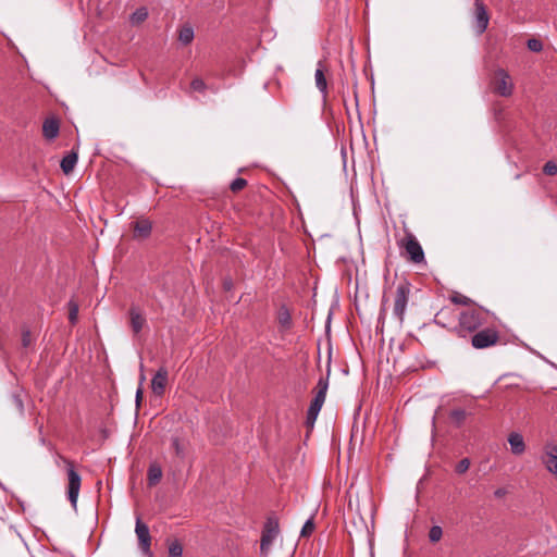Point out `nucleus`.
Masks as SVG:
<instances>
[{"mask_svg": "<svg viewBox=\"0 0 557 557\" xmlns=\"http://www.w3.org/2000/svg\"><path fill=\"white\" fill-rule=\"evenodd\" d=\"M388 301V297L386 296V293H384L383 297H382V305H381V310H380V319H383L386 314V304Z\"/></svg>", "mask_w": 557, "mask_h": 557, "instance_id": "38", "label": "nucleus"}, {"mask_svg": "<svg viewBox=\"0 0 557 557\" xmlns=\"http://www.w3.org/2000/svg\"><path fill=\"white\" fill-rule=\"evenodd\" d=\"M277 321L281 326L288 329L292 324V318L288 309L286 307H282L277 314Z\"/></svg>", "mask_w": 557, "mask_h": 557, "instance_id": "24", "label": "nucleus"}, {"mask_svg": "<svg viewBox=\"0 0 557 557\" xmlns=\"http://www.w3.org/2000/svg\"><path fill=\"white\" fill-rule=\"evenodd\" d=\"M410 294L411 284L407 280H401L393 294V313L400 323L405 320Z\"/></svg>", "mask_w": 557, "mask_h": 557, "instance_id": "2", "label": "nucleus"}, {"mask_svg": "<svg viewBox=\"0 0 557 557\" xmlns=\"http://www.w3.org/2000/svg\"><path fill=\"white\" fill-rule=\"evenodd\" d=\"M246 186H247V181L243 177H237L231 183L230 189L233 193H238V191L243 190Z\"/></svg>", "mask_w": 557, "mask_h": 557, "instance_id": "31", "label": "nucleus"}, {"mask_svg": "<svg viewBox=\"0 0 557 557\" xmlns=\"http://www.w3.org/2000/svg\"><path fill=\"white\" fill-rule=\"evenodd\" d=\"M183 555V546L182 544L175 540L169 545V556L170 557H182Z\"/></svg>", "mask_w": 557, "mask_h": 557, "instance_id": "28", "label": "nucleus"}, {"mask_svg": "<svg viewBox=\"0 0 557 557\" xmlns=\"http://www.w3.org/2000/svg\"><path fill=\"white\" fill-rule=\"evenodd\" d=\"M474 7L475 30L478 35H482L488 26L490 16L481 0H474Z\"/></svg>", "mask_w": 557, "mask_h": 557, "instance_id": "11", "label": "nucleus"}, {"mask_svg": "<svg viewBox=\"0 0 557 557\" xmlns=\"http://www.w3.org/2000/svg\"><path fill=\"white\" fill-rule=\"evenodd\" d=\"M76 162H77V153L75 151H71L70 153L64 156L62 158L61 164H60L63 173L70 174L74 170Z\"/></svg>", "mask_w": 557, "mask_h": 557, "instance_id": "21", "label": "nucleus"}, {"mask_svg": "<svg viewBox=\"0 0 557 557\" xmlns=\"http://www.w3.org/2000/svg\"><path fill=\"white\" fill-rule=\"evenodd\" d=\"M458 312L451 307H443L434 317V323L453 332L456 325L455 320H458Z\"/></svg>", "mask_w": 557, "mask_h": 557, "instance_id": "10", "label": "nucleus"}, {"mask_svg": "<svg viewBox=\"0 0 557 557\" xmlns=\"http://www.w3.org/2000/svg\"><path fill=\"white\" fill-rule=\"evenodd\" d=\"M148 17V11L146 8L137 9L131 16V21L134 24H139Z\"/></svg>", "mask_w": 557, "mask_h": 557, "instance_id": "26", "label": "nucleus"}, {"mask_svg": "<svg viewBox=\"0 0 557 557\" xmlns=\"http://www.w3.org/2000/svg\"><path fill=\"white\" fill-rule=\"evenodd\" d=\"M543 172L546 175L554 176L557 174V164L554 161H547L543 166Z\"/></svg>", "mask_w": 557, "mask_h": 557, "instance_id": "36", "label": "nucleus"}, {"mask_svg": "<svg viewBox=\"0 0 557 557\" xmlns=\"http://www.w3.org/2000/svg\"><path fill=\"white\" fill-rule=\"evenodd\" d=\"M499 341V332L495 329L485 327L471 334V345L475 349H485L496 345Z\"/></svg>", "mask_w": 557, "mask_h": 557, "instance_id": "5", "label": "nucleus"}, {"mask_svg": "<svg viewBox=\"0 0 557 557\" xmlns=\"http://www.w3.org/2000/svg\"><path fill=\"white\" fill-rule=\"evenodd\" d=\"M399 247L405 250L411 262L421 263L424 261V251L412 233H406L405 237L399 242Z\"/></svg>", "mask_w": 557, "mask_h": 557, "instance_id": "3", "label": "nucleus"}, {"mask_svg": "<svg viewBox=\"0 0 557 557\" xmlns=\"http://www.w3.org/2000/svg\"><path fill=\"white\" fill-rule=\"evenodd\" d=\"M450 301L455 305H462V306H471L473 304V300L462 294H455L450 296Z\"/></svg>", "mask_w": 557, "mask_h": 557, "instance_id": "27", "label": "nucleus"}, {"mask_svg": "<svg viewBox=\"0 0 557 557\" xmlns=\"http://www.w3.org/2000/svg\"><path fill=\"white\" fill-rule=\"evenodd\" d=\"M162 478V469L157 463H151L148 468V484L153 486L160 482Z\"/></svg>", "mask_w": 557, "mask_h": 557, "instance_id": "23", "label": "nucleus"}, {"mask_svg": "<svg viewBox=\"0 0 557 557\" xmlns=\"http://www.w3.org/2000/svg\"><path fill=\"white\" fill-rule=\"evenodd\" d=\"M169 372L165 367H160L151 380V389L154 395L162 396L168 384Z\"/></svg>", "mask_w": 557, "mask_h": 557, "instance_id": "12", "label": "nucleus"}, {"mask_svg": "<svg viewBox=\"0 0 557 557\" xmlns=\"http://www.w3.org/2000/svg\"><path fill=\"white\" fill-rule=\"evenodd\" d=\"M545 469L557 479V443L546 442L540 457Z\"/></svg>", "mask_w": 557, "mask_h": 557, "instance_id": "8", "label": "nucleus"}, {"mask_svg": "<svg viewBox=\"0 0 557 557\" xmlns=\"http://www.w3.org/2000/svg\"><path fill=\"white\" fill-rule=\"evenodd\" d=\"M313 530H314V522H313V519L310 518L302 525L300 535L301 536H309L313 532Z\"/></svg>", "mask_w": 557, "mask_h": 557, "instance_id": "34", "label": "nucleus"}, {"mask_svg": "<svg viewBox=\"0 0 557 557\" xmlns=\"http://www.w3.org/2000/svg\"><path fill=\"white\" fill-rule=\"evenodd\" d=\"M32 344V334L29 330H23L22 332V345L23 347L27 348Z\"/></svg>", "mask_w": 557, "mask_h": 557, "instance_id": "37", "label": "nucleus"}, {"mask_svg": "<svg viewBox=\"0 0 557 557\" xmlns=\"http://www.w3.org/2000/svg\"><path fill=\"white\" fill-rule=\"evenodd\" d=\"M329 376H330V370H327V374L325 377H320V380L318 381L317 386H315V394H314L313 399L320 400L323 403L325 401L326 393H327V388H329Z\"/></svg>", "mask_w": 557, "mask_h": 557, "instance_id": "20", "label": "nucleus"}, {"mask_svg": "<svg viewBox=\"0 0 557 557\" xmlns=\"http://www.w3.org/2000/svg\"><path fill=\"white\" fill-rule=\"evenodd\" d=\"M467 413L463 409H454L449 413V419L456 424L460 425L466 420Z\"/></svg>", "mask_w": 557, "mask_h": 557, "instance_id": "25", "label": "nucleus"}, {"mask_svg": "<svg viewBox=\"0 0 557 557\" xmlns=\"http://www.w3.org/2000/svg\"><path fill=\"white\" fill-rule=\"evenodd\" d=\"M508 443L510 450L513 455H522L525 451V443L523 436L520 433L512 432L508 436Z\"/></svg>", "mask_w": 557, "mask_h": 557, "instance_id": "16", "label": "nucleus"}, {"mask_svg": "<svg viewBox=\"0 0 557 557\" xmlns=\"http://www.w3.org/2000/svg\"><path fill=\"white\" fill-rule=\"evenodd\" d=\"M135 533L138 539L139 548L145 556L152 557V553L150 549L151 546V536L149 528L146 523L141 521L139 517L136 519Z\"/></svg>", "mask_w": 557, "mask_h": 557, "instance_id": "9", "label": "nucleus"}, {"mask_svg": "<svg viewBox=\"0 0 557 557\" xmlns=\"http://www.w3.org/2000/svg\"><path fill=\"white\" fill-rule=\"evenodd\" d=\"M230 286H231V284H230V283H227V282H225V287H226V288H230Z\"/></svg>", "mask_w": 557, "mask_h": 557, "instance_id": "41", "label": "nucleus"}, {"mask_svg": "<svg viewBox=\"0 0 557 557\" xmlns=\"http://www.w3.org/2000/svg\"><path fill=\"white\" fill-rule=\"evenodd\" d=\"M488 311L483 308H467L458 312V323L453 332L459 337H468L486 324Z\"/></svg>", "mask_w": 557, "mask_h": 557, "instance_id": "1", "label": "nucleus"}, {"mask_svg": "<svg viewBox=\"0 0 557 557\" xmlns=\"http://www.w3.org/2000/svg\"><path fill=\"white\" fill-rule=\"evenodd\" d=\"M60 125L55 119H47L42 124V135L45 138L51 140L59 135Z\"/></svg>", "mask_w": 557, "mask_h": 557, "instance_id": "18", "label": "nucleus"}, {"mask_svg": "<svg viewBox=\"0 0 557 557\" xmlns=\"http://www.w3.org/2000/svg\"><path fill=\"white\" fill-rule=\"evenodd\" d=\"M141 399H143V388L138 387V389L136 392V399H135L137 407L140 406Z\"/></svg>", "mask_w": 557, "mask_h": 557, "instance_id": "40", "label": "nucleus"}, {"mask_svg": "<svg viewBox=\"0 0 557 557\" xmlns=\"http://www.w3.org/2000/svg\"><path fill=\"white\" fill-rule=\"evenodd\" d=\"M194 28L189 24H185L178 29V40L182 45L187 46L194 40Z\"/></svg>", "mask_w": 557, "mask_h": 557, "instance_id": "22", "label": "nucleus"}, {"mask_svg": "<svg viewBox=\"0 0 557 557\" xmlns=\"http://www.w3.org/2000/svg\"><path fill=\"white\" fill-rule=\"evenodd\" d=\"M152 225L147 219L137 220L134 223V235L141 238H147L151 234Z\"/></svg>", "mask_w": 557, "mask_h": 557, "instance_id": "19", "label": "nucleus"}, {"mask_svg": "<svg viewBox=\"0 0 557 557\" xmlns=\"http://www.w3.org/2000/svg\"><path fill=\"white\" fill-rule=\"evenodd\" d=\"M323 401H320V400H315V399H312L311 403H310V406L307 410V417H306V425L307 428L309 429H312L314 423H315V420L319 416V412L321 411L322 409V406H323Z\"/></svg>", "mask_w": 557, "mask_h": 557, "instance_id": "17", "label": "nucleus"}, {"mask_svg": "<svg viewBox=\"0 0 557 557\" xmlns=\"http://www.w3.org/2000/svg\"><path fill=\"white\" fill-rule=\"evenodd\" d=\"M78 319V305L71 300L69 302V320L72 324H75Z\"/></svg>", "mask_w": 557, "mask_h": 557, "instance_id": "29", "label": "nucleus"}, {"mask_svg": "<svg viewBox=\"0 0 557 557\" xmlns=\"http://www.w3.org/2000/svg\"><path fill=\"white\" fill-rule=\"evenodd\" d=\"M280 532L278 520L275 517H269L263 525L260 550L263 556H267L273 541L276 539Z\"/></svg>", "mask_w": 557, "mask_h": 557, "instance_id": "4", "label": "nucleus"}, {"mask_svg": "<svg viewBox=\"0 0 557 557\" xmlns=\"http://www.w3.org/2000/svg\"><path fill=\"white\" fill-rule=\"evenodd\" d=\"M443 536V530L440 525H433L429 531V539L432 543L438 542Z\"/></svg>", "mask_w": 557, "mask_h": 557, "instance_id": "30", "label": "nucleus"}, {"mask_svg": "<svg viewBox=\"0 0 557 557\" xmlns=\"http://www.w3.org/2000/svg\"><path fill=\"white\" fill-rule=\"evenodd\" d=\"M494 92L502 97H510L513 92V83L510 75L504 69L495 71L493 79Z\"/></svg>", "mask_w": 557, "mask_h": 557, "instance_id": "7", "label": "nucleus"}, {"mask_svg": "<svg viewBox=\"0 0 557 557\" xmlns=\"http://www.w3.org/2000/svg\"><path fill=\"white\" fill-rule=\"evenodd\" d=\"M528 48L533 52H540L543 50V44L541 40L531 38L527 42Z\"/></svg>", "mask_w": 557, "mask_h": 557, "instance_id": "35", "label": "nucleus"}, {"mask_svg": "<svg viewBox=\"0 0 557 557\" xmlns=\"http://www.w3.org/2000/svg\"><path fill=\"white\" fill-rule=\"evenodd\" d=\"M506 494H507V491H506V488H504V487H499V488H497V490L494 492V496H495L496 498H503Z\"/></svg>", "mask_w": 557, "mask_h": 557, "instance_id": "39", "label": "nucleus"}, {"mask_svg": "<svg viewBox=\"0 0 557 557\" xmlns=\"http://www.w3.org/2000/svg\"><path fill=\"white\" fill-rule=\"evenodd\" d=\"M171 449L173 450L175 457L180 460H184L187 457L189 449V442L180 436H172L171 440Z\"/></svg>", "mask_w": 557, "mask_h": 557, "instance_id": "13", "label": "nucleus"}, {"mask_svg": "<svg viewBox=\"0 0 557 557\" xmlns=\"http://www.w3.org/2000/svg\"><path fill=\"white\" fill-rule=\"evenodd\" d=\"M190 88L194 90V91H198V92H205L207 90V85L206 83L203 82V79L199 78V77H196L191 81L190 83Z\"/></svg>", "mask_w": 557, "mask_h": 557, "instance_id": "32", "label": "nucleus"}, {"mask_svg": "<svg viewBox=\"0 0 557 557\" xmlns=\"http://www.w3.org/2000/svg\"><path fill=\"white\" fill-rule=\"evenodd\" d=\"M65 463L69 480L67 496L71 505L75 508L81 490L82 478L79 473L75 470L73 461L65 460Z\"/></svg>", "mask_w": 557, "mask_h": 557, "instance_id": "6", "label": "nucleus"}, {"mask_svg": "<svg viewBox=\"0 0 557 557\" xmlns=\"http://www.w3.org/2000/svg\"><path fill=\"white\" fill-rule=\"evenodd\" d=\"M129 318H131V327H132L134 334H138L143 330V327L146 323L145 317L143 315L141 311L137 307L132 306L129 309Z\"/></svg>", "mask_w": 557, "mask_h": 557, "instance_id": "14", "label": "nucleus"}, {"mask_svg": "<svg viewBox=\"0 0 557 557\" xmlns=\"http://www.w3.org/2000/svg\"><path fill=\"white\" fill-rule=\"evenodd\" d=\"M325 65L320 61L318 63V67L314 73V81L317 88L321 91L323 95V98L325 99L327 96V82L324 74Z\"/></svg>", "mask_w": 557, "mask_h": 557, "instance_id": "15", "label": "nucleus"}, {"mask_svg": "<svg viewBox=\"0 0 557 557\" xmlns=\"http://www.w3.org/2000/svg\"><path fill=\"white\" fill-rule=\"evenodd\" d=\"M470 465H471L470 459L463 458L457 463L455 470L458 474H463L468 471Z\"/></svg>", "mask_w": 557, "mask_h": 557, "instance_id": "33", "label": "nucleus"}]
</instances>
